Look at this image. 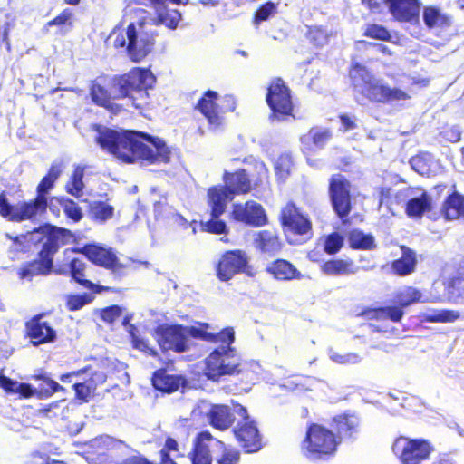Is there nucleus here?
<instances>
[{
	"label": "nucleus",
	"mask_w": 464,
	"mask_h": 464,
	"mask_svg": "<svg viewBox=\"0 0 464 464\" xmlns=\"http://www.w3.org/2000/svg\"><path fill=\"white\" fill-rule=\"evenodd\" d=\"M100 146L124 162L140 160L142 164H166L171 150L165 141L132 130L100 129L96 137Z\"/></svg>",
	"instance_id": "nucleus-1"
},
{
	"label": "nucleus",
	"mask_w": 464,
	"mask_h": 464,
	"mask_svg": "<svg viewBox=\"0 0 464 464\" xmlns=\"http://www.w3.org/2000/svg\"><path fill=\"white\" fill-rule=\"evenodd\" d=\"M156 82L155 76L147 69H134L118 79L109 92L102 85L93 83L91 97L94 103L102 106L112 113H118L121 105L114 102L117 99H127L135 108H143L149 104V89Z\"/></svg>",
	"instance_id": "nucleus-2"
},
{
	"label": "nucleus",
	"mask_w": 464,
	"mask_h": 464,
	"mask_svg": "<svg viewBox=\"0 0 464 464\" xmlns=\"http://www.w3.org/2000/svg\"><path fill=\"white\" fill-rule=\"evenodd\" d=\"M148 11L140 5H129L124 9L121 24L128 23L126 29L114 28L109 36L115 48H125L133 62H140L152 50L154 32L147 24Z\"/></svg>",
	"instance_id": "nucleus-3"
},
{
	"label": "nucleus",
	"mask_w": 464,
	"mask_h": 464,
	"mask_svg": "<svg viewBox=\"0 0 464 464\" xmlns=\"http://www.w3.org/2000/svg\"><path fill=\"white\" fill-rule=\"evenodd\" d=\"M208 324H198L194 326L184 327L180 325L160 326L155 331V338L163 350H173L182 353L188 350L190 337L211 341L214 339L221 341L233 340V328L227 327L220 332L215 333Z\"/></svg>",
	"instance_id": "nucleus-4"
},
{
	"label": "nucleus",
	"mask_w": 464,
	"mask_h": 464,
	"mask_svg": "<svg viewBox=\"0 0 464 464\" xmlns=\"http://www.w3.org/2000/svg\"><path fill=\"white\" fill-rule=\"evenodd\" d=\"M350 77L356 95H361V98L357 97L359 102L368 100L376 102H391L410 98L402 90L392 89L385 85L382 80L375 78L364 66L357 63L352 64Z\"/></svg>",
	"instance_id": "nucleus-5"
},
{
	"label": "nucleus",
	"mask_w": 464,
	"mask_h": 464,
	"mask_svg": "<svg viewBox=\"0 0 464 464\" xmlns=\"http://www.w3.org/2000/svg\"><path fill=\"white\" fill-rule=\"evenodd\" d=\"M224 183L225 186H215L208 191V205L214 217L222 215L227 203L236 195L246 194L253 188L247 169H240L234 173L225 171Z\"/></svg>",
	"instance_id": "nucleus-6"
},
{
	"label": "nucleus",
	"mask_w": 464,
	"mask_h": 464,
	"mask_svg": "<svg viewBox=\"0 0 464 464\" xmlns=\"http://www.w3.org/2000/svg\"><path fill=\"white\" fill-rule=\"evenodd\" d=\"M235 341V332L233 331L232 341H221L218 339L211 340L213 343H221V345L216 348L204 361V374L208 379L218 381L226 375H234L241 372L240 356L237 351L231 347Z\"/></svg>",
	"instance_id": "nucleus-7"
},
{
	"label": "nucleus",
	"mask_w": 464,
	"mask_h": 464,
	"mask_svg": "<svg viewBox=\"0 0 464 464\" xmlns=\"http://www.w3.org/2000/svg\"><path fill=\"white\" fill-rule=\"evenodd\" d=\"M337 445L335 436L331 430L321 425L313 424L306 431L301 449L308 459H317L333 455Z\"/></svg>",
	"instance_id": "nucleus-8"
},
{
	"label": "nucleus",
	"mask_w": 464,
	"mask_h": 464,
	"mask_svg": "<svg viewBox=\"0 0 464 464\" xmlns=\"http://www.w3.org/2000/svg\"><path fill=\"white\" fill-rule=\"evenodd\" d=\"M208 442H214L218 450L222 455L218 459V464H237L239 460V452L237 450L225 445L218 440H214L208 431L200 432L195 442L192 464H211Z\"/></svg>",
	"instance_id": "nucleus-9"
},
{
	"label": "nucleus",
	"mask_w": 464,
	"mask_h": 464,
	"mask_svg": "<svg viewBox=\"0 0 464 464\" xmlns=\"http://www.w3.org/2000/svg\"><path fill=\"white\" fill-rule=\"evenodd\" d=\"M48 207L47 202L37 198L29 202H19L15 205H10L5 196H0V215L12 221L21 222L32 219L38 215L43 214Z\"/></svg>",
	"instance_id": "nucleus-10"
},
{
	"label": "nucleus",
	"mask_w": 464,
	"mask_h": 464,
	"mask_svg": "<svg viewBox=\"0 0 464 464\" xmlns=\"http://www.w3.org/2000/svg\"><path fill=\"white\" fill-rule=\"evenodd\" d=\"M193 414L204 417L210 426L219 430L229 429L235 421V413L230 407L207 401H200L194 408Z\"/></svg>",
	"instance_id": "nucleus-11"
},
{
	"label": "nucleus",
	"mask_w": 464,
	"mask_h": 464,
	"mask_svg": "<svg viewBox=\"0 0 464 464\" xmlns=\"http://www.w3.org/2000/svg\"><path fill=\"white\" fill-rule=\"evenodd\" d=\"M266 102L272 111L271 118L273 120L283 121L286 116L291 115L293 102L290 90L281 79H276L271 82Z\"/></svg>",
	"instance_id": "nucleus-12"
},
{
	"label": "nucleus",
	"mask_w": 464,
	"mask_h": 464,
	"mask_svg": "<svg viewBox=\"0 0 464 464\" xmlns=\"http://www.w3.org/2000/svg\"><path fill=\"white\" fill-rule=\"evenodd\" d=\"M392 450L403 464H411L428 459L433 449L425 440L401 437L395 440Z\"/></svg>",
	"instance_id": "nucleus-13"
},
{
	"label": "nucleus",
	"mask_w": 464,
	"mask_h": 464,
	"mask_svg": "<svg viewBox=\"0 0 464 464\" xmlns=\"http://www.w3.org/2000/svg\"><path fill=\"white\" fill-rule=\"evenodd\" d=\"M398 201L407 199L406 214L410 218H421L433 208V199L428 192L420 188H407L396 194Z\"/></svg>",
	"instance_id": "nucleus-14"
},
{
	"label": "nucleus",
	"mask_w": 464,
	"mask_h": 464,
	"mask_svg": "<svg viewBox=\"0 0 464 464\" xmlns=\"http://www.w3.org/2000/svg\"><path fill=\"white\" fill-rule=\"evenodd\" d=\"M235 411L244 419L234 430L236 438L246 452H256L261 449V439L256 424L249 420L246 408L238 405Z\"/></svg>",
	"instance_id": "nucleus-15"
},
{
	"label": "nucleus",
	"mask_w": 464,
	"mask_h": 464,
	"mask_svg": "<svg viewBox=\"0 0 464 464\" xmlns=\"http://www.w3.org/2000/svg\"><path fill=\"white\" fill-rule=\"evenodd\" d=\"M55 246L48 245L43 246L39 253V259L24 264L17 269V276L21 280L31 281L34 276L48 275L53 266V256Z\"/></svg>",
	"instance_id": "nucleus-16"
},
{
	"label": "nucleus",
	"mask_w": 464,
	"mask_h": 464,
	"mask_svg": "<svg viewBox=\"0 0 464 464\" xmlns=\"http://www.w3.org/2000/svg\"><path fill=\"white\" fill-rule=\"evenodd\" d=\"M230 215L234 220L254 227H260L266 223V215L263 207L254 200L244 204H233Z\"/></svg>",
	"instance_id": "nucleus-17"
},
{
	"label": "nucleus",
	"mask_w": 464,
	"mask_h": 464,
	"mask_svg": "<svg viewBox=\"0 0 464 464\" xmlns=\"http://www.w3.org/2000/svg\"><path fill=\"white\" fill-rule=\"evenodd\" d=\"M218 94L213 91H208L198 101L197 108L208 120L209 128L218 130L224 125V110L217 103Z\"/></svg>",
	"instance_id": "nucleus-18"
},
{
	"label": "nucleus",
	"mask_w": 464,
	"mask_h": 464,
	"mask_svg": "<svg viewBox=\"0 0 464 464\" xmlns=\"http://www.w3.org/2000/svg\"><path fill=\"white\" fill-rule=\"evenodd\" d=\"M247 256L241 250L228 251L222 256L218 266V276L222 281L230 280L246 266Z\"/></svg>",
	"instance_id": "nucleus-19"
},
{
	"label": "nucleus",
	"mask_w": 464,
	"mask_h": 464,
	"mask_svg": "<svg viewBox=\"0 0 464 464\" xmlns=\"http://www.w3.org/2000/svg\"><path fill=\"white\" fill-rule=\"evenodd\" d=\"M348 182L341 175L334 176L330 182V195L334 208L340 218L350 212Z\"/></svg>",
	"instance_id": "nucleus-20"
},
{
	"label": "nucleus",
	"mask_w": 464,
	"mask_h": 464,
	"mask_svg": "<svg viewBox=\"0 0 464 464\" xmlns=\"http://www.w3.org/2000/svg\"><path fill=\"white\" fill-rule=\"evenodd\" d=\"M282 224L287 227L289 232L300 236L311 235V223L303 215H301L293 203H287L282 209Z\"/></svg>",
	"instance_id": "nucleus-21"
},
{
	"label": "nucleus",
	"mask_w": 464,
	"mask_h": 464,
	"mask_svg": "<svg viewBox=\"0 0 464 464\" xmlns=\"http://www.w3.org/2000/svg\"><path fill=\"white\" fill-rule=\"evenodd\" d=\"M168 1L160 3H154V9L156 15L152 16L148 12V18L145 19L147 24L153 30V27L159 24H163L169 29H175L180 21L181 14L176 9H168L165 4Z\"/></svg>",
	"instance_id": "nucleus-22"
},
{
	"label": "nucleus",
	"mask_w": 464,
	"mask_h": 464,
	"mask_svg": "<svg viewBox=\"0 0 464 464\" xmlns=\"http://www.w3.org/2000/svg\"><path fill=\"white\" fill-rule=\"evenodd\" d=\"M388 9L393 18L399 22H412L419 17L418 0H388Z\"/></svg>",
	"instance_id": "nucleus-23"
},
{
	"label": "nucleus",
	"mask_w": 464,
	"mask_h": 464,
	"mask_svg": "<svg viewBox=\"0 0 464 464\" xmlns=\"http://www.w3.org/2000/svg\"><path fill=\"white\" fill-rule=\"evenodd\" d=\"M27 334L34 344L52 342L55 338V331L45 322L42 316H37L26 324Z\"/></svg>",
	"instance_id": "nucleus-24"
},
{
	"label": "nucleus",
	"mask_w": 464,
	"mask_h": 464,
	"mask_svg": "<svg viewBox=\"0 0 464 464\" xmlns=\"http://www.w3.org/2000/svg\"><path fill=\"white\" fill-rule=\"evenodd\" d=\"M85 255L92 263L107 267L114 268L117 266L116 255L111 248L92 245L85 247Z\"/></svg>",
	"instance_id": "nucleus-25"
},
{
	"label": "nucleus",
	"mask_w": 464,
	"mask_h": 464,
	"mask_svg": "<svg viewBox=\"0 0 464 464\" xmlns=\"http://www.w3.org/2000/svg\"><path fill=\"white\" fill-rule=\"evenodd\" d=\"M321 271L330 276L354 275L359 266L351 259H332L321 265Z\"/></svg>",
	"instance_id": "nucleus-26"
},
{
	"label": "nucleus",
	"mask_w": 464,
	"mask_h": 464,
	"mask_svg": "<svg viewBox=\"0 0 464 464\" xmlns=\"http://www.w3.org/2000/svg\"><path fill=\"white\" fill-rule=\"evenodd\" d=\"M106 377L102 372H94L87 380H76L72 385L76 397L82 401H88L94 393L97 385L103 383Z\"/></svg>",
	"instance_id": "nucleus-27"
},
{
	"label": "nucleus",
	"mask_w": 464,
	"mask_h": 464,
	"mask_svg": "<svg viewBox=\"0 0 464 464\" xmlns=\"http://www.w3.org/2000/svg\"><path fill=\"white\" fill-rule=\"evenodd\" d=\"M430 301L427 295L413 286H403L398 289L393 295V302L402 308L417 303H426Z\"/></svg>",
	"instance_id": "nucleus-28"
},
{
	"label": "nucleus",
	"mask_w": 464,
	"mask_h": 464,
	"mask_svg": "<svg viewBox=\"0 0 464 464\" xmlns=\"http://www.w3.org/2000/svg\"><path fill=\"white\" fill-rule=\"evenodd\" d=\"M266 271L277 280H292L300 278V272L288 261L277 259L270 263Z\"/></svg>",
	"instance_id": "nucleus-29"
},
{
	"label": "nucleus",
	"mask_w": 464,
	"mask_h": 464,
	"mask_svg": "<svg viewBox=\"0 0 464 464\" xmlns=\"http://www.w3.org/2000/svg\"><path fill=\"white\" fill-rule=\"evenodd\" d=\"M184 382L181 376L168 374L165 371H158L152 378L155 389L168 393L177 391Z\"/></svg>",
	"instance_id": "nucleus-30"
},
{
	"label": "nucleus",
	"mask_w": 464,
	"mask_h": 464,
	"mask_svg": "<svg viewBox=\"0 0 464 464\" xmlns=\"http://www.w3.org/2000/svg\"><path fill=\"white\" fill-rule=\"evenodd\" d=\"M401 251V256L392 262V267L396 275L404 276L414 272L417 259L415 253L410 248L402 246Z\"/></svg>",
	"instance_id": "nucleus-31"
},
{
	"label": "nucleus",
	"mask_w": 464,
	"mask_h": 464,
	"mask_svg": "<svg viewBox=\"0 0 464 464\" xmlns=\"http://www.w3.org/2000/svg\"><path fill=\"white\" fill-rule=\"evenodd\" d=\"M331 133L327 129L313 128L309 132L301 137L303 146L308 150L322 149L330 140Z\"/></svg>",
	"instance_id": "nucleus-32"
},
{
	"label": "nucleus",
	"mask_w": 464,
	"mask_h": 464,
	"mask_svg": "<svg viewBox=\"0 0 464 464\" xmlns=\"http://www.w3.org/2000/svg\"><path fill=\"white\" fill-rule=\"evenodd\" d=\"M256 246L270 256L276 255L281 249V242L274 231H260L256 239Z\"/></svg>",
	"instance_id": "nucleus-33"
},
{
	"label": "nucleus",
	"mask_w": 464,
	"mask_h": 464,
	"mask_svg": "<svg viewBox=\"0 0 464 464\" xmlns=\"http://www.w3.org/2000/svg\"><path fill=\"white\" fill-rule=\"evenodd\" d=\"M90 447L95 450L97 454L102 455L111 450H121L128 448L122 440H116L108 435H102L91 440Z\"/></svg>",
	"instance_id": "nucleus-34"
},
{
	"label": "nucleus",
	"mask_w": 464,
	"mask_h": 464,
	"mask_svg": "<svg viewBox=\"0 0 464 464\" xmlns=\"http://www.w3.org/2000/svg\"><path fill=\"white\" fill-rule=\"evenodd\" d=\"M63 171V164L62 163H53L48 174L44 177L37 187V198H41L43 201L47 202L46 195L53 188L55 181L58 179L59 176Z\"/></svg>",
	"instance_id": "nucleus-35"
},
{
	"label": "nucleus",
	"mask_w": 464,
	"mask_h": 464,
	"mask_svg": "<svg viewBox=\"0 0 464 464\" xmlns=\"http://www.w3.org/2000/svg\"><path fill=\"white\" fill-rule=\"evenodd\" d=\"M336 428L343 437H353L359 431L360 420L354 414H343L334 418Z\"/></svg>",
	"instance_id": "nucleus-36"
},
{
	"label": "nucleus",
	"mask_w": 464,
	"mask_h": 464,
	"mask_svg": "<svg viewBox=\"0 0 464 464\" xmlns=\"http://www.w3.org/2000/svg\"><path fill=\"white\" fill-rule=\"evenodd\" d=\"M247 172L254 188L268 184V169L264 162L252 160V168Z\"/></svg>",
	"instance_id": "nucleus-37"
},
{
	"label": "nucleus",
	"mask_w": 464,
	"mask_h": 464,
	"mask_svg": "<svg viewBox=\"0 0 464 464\" xmlns=\"http://www.w3.org/2000/svg\"><path fill=\"white\" fill-rule=\"evenodd\" d=\"M423 20L430 28L444 27L450 24V18L433 6L424 9Z\"/></svg>",
	"instance_id": "nucleus-38"
},
{
	"label": "nucleus",
	"mask_w": 464,
	"mask_h": 464,
	"mask_svg": "<svg viewBox=\"0 0 464 464\" xmlns=\"http://www.w3.org/2000/svg\"><path fill=\"white\" fill-rule=\"evenodd\" d=\"M0 388L11 393H19L24 398L32 397L35 392L31 385L13 381L4 375H0Z\"/></svg>",
	"instance_id": "nucleus-39"
},
{
	"label": "nucleus",
	"mask_w": 464,
	"mask_h": 464,
	"mask_svg": "<svg viewBox=\"0 0 464 464\" xmlns=\"http://www.w3.org/2000/svg\"><path fill=\"white\" fill-rule=\"evenodd\" d=\"M445 216L448 219L464 217V197L459 193L450 195L444 204Z\"/></svg>",
	"instance_id": "nucleus-40"
},
{
	"label": "nucleus",
	"mask_w": 464,
	"mask_h": 464,
	"mask_svg": "<svg viewBox=\"0 0 464 464\" xmlns=\"http://www.w3.org/2000/svg\"><path fill=\"white\" fill-rule=\"evenodd\" d=\"M402 307L388 306L379 309L369 310L364 315L369 319H386L389 318L393 322H399L403 316Z\"/></svg>",
	"instance_id": "nucleus-41"
},
{
	"label": "nucleus",
	"mask_w": 464,
	"mask_h": 464,
	"mask_svg": "<svg viewBox=\"0 0 464 464\" xmlns=\"http://www.w3.org/2000/svg\"><path fill=\"white\" fill-rule=\"evenodd\" d=\"M57 202L63 208V211L69 218L73 220L74 222H78L82 218V212L81 208L74 201L68 198L56 199L53 198L50 202L49 208L53 213L55 212V206L53 202Z\"/></svg>",
	"instance_id": "nucleus-42"
},
{
	"label": "nucleus",
	"mask_w": 464,
	"mask_h": 464,
	"mask_svg": "<svg viewBox=\"0 0 464 464\" xmlns=\"http://www.w3.org/2000/svg\"><path fill=\"white\" fill-rule=\"evenodd\" d=\"M333 34L334 32L332 30H328L322 25L310 26L306 33L310 42L316 46H324L326 44Z\"/></svg>",
	"instance_id": "nucleus-43"
},
{
	"label": "nucleus",
	"mask_w": 464,
	"mask_h": 464,
	"mask_svg": "<svg viewBox=\"0 0 464 464\" xmlns=\"http://www.w3.org/2000/svg\"><path fill=\"white\" fill-rule=\"evenodd\" d=\"M327 353L333 362L341 365H354L362 361V357L357 353H341L333 348H329Z\"/></svg>",
	"instance_id": "nucleus-44"
},
{
	"label": "nucleus",
	"mask_w": 464,
	"mask_h": 464,
	"mask_svg": "<svg viewBox=\"0 0 464 464\" xmlns=\"http://www.w3.org/2000/svg\"><path fill=\"white\" fill-rule=\"evenodd\" d=\"M84 176V168L81 166H77L70 179V180L66 184V191L74 196L80 197L82 195V189L84 187L82 179Z\"/></svg>",
	"instance_id": "nucleus-45"
},
{
	"label": "nucleus",
	"mask_w": 464,
	"mask_h": 464,
	"mask_svg": "<svg viewBox=\"0 0 464 464\" xmlns=\"http://www.w3.org/2000/svg\"><path fill=\"white\" fill-rule=\"evenodd\" d=\"M71 241H73V235L72 234L71 231L64 229V228H56L47 237V239L44 243L43 246H47L48 245H52L53 246H55V253H56L61 245L67 244Z\"/></svg>",
	"instance_id": "nucleus-46"
},
{
	"label": "nucleus",
	"mask_w": 464,
	"mask_h": 464,
	"mask_svg": "<svg viewBox=\"0 0 464 464\" xmlns=\"http://www.w3.org/2000/svg\"><path fill=\"white\" fill-rule=\"evenodd\" d=\"M349 243L353 248L372 249L374 246L373 237L360 230H353L350 233Z\"/></svg>",
	"instance_id": "nucleus-47"
},
{
	"label": "nucleus",
	"mask_w": 464,
	"mask_h": 464,
	"mask_svg": "<svg viewBox=\"0 0 464 464\" xmlns=\"http://www.w3.org/2000/svg\"><path fill=\"white\" fill-rule=\"evenodd\" d=\"M85 264L82 260L73 258L70 264V272L72 277L84 287L94 289L96 286L89 280L84 279Z\"/></svg>",
	"instance_id": "nucleus-48"
},
{
	"label": "nucleus",
	"mask_w": 464,
	"mask_h": 464,
	"mask_svg": "<svg viewBox=\"0 0 464 464\" xmlns=\"http://www.w3.org/2000/svg\"><path fill=\"white\" fill-rule=\"evenodd\" d=\"M114 208L105 202H93L91 205V214L100 221L104 222L112 218Z\"/></svg>",
	"instance_id": "nucleus-49"
},
{
	"label": "nucleus",
	"mask_w": 464,
	"mask_h": 464,
	"mask_svg": "<svg viewBox=\"0 0 464 464\" xmlns=\"http://www.w3.org/2000/svg\"><path fill=\"white\" fill-rule=\"evenodd\" d=\"M459 316V313L452 310H434L427 313L425 318L428 322H453Z\"/></svg>",
	"instance_id": "nucleus-50"
},
{
	"label": "nucleus",
	"mask_w": 464,
	"mask_h": 464,
	"mask_svg": "<svg viewBox=\"0 0 464 464\" xmlns=\"http://www.w3.org/2000/svg\"><path fill=\"white\" fill-rule=\"evenodd\" d=\"M291 167V156L289 154L280 155L275 163L276 174L278 179L285 180L290 174Z\"/></svg>",
	"instance_id": "nucleus-51"
},
{
	"label": "nucleus",
	"mask_w": 464,
	"mask_h": 464,
	"mask_svg": "<svg viewBox=\"0 0 464 464\" xmlns=\"http://www.w3.org/2000/svg\"><path fill=\"white\" fill-rule=\"evenodd\" d=\"M277 5L273 2H267L263 5L255 14L254 24H259L261 22L266 21L270 16L276 14Z\"/></svg>",
	"instance_id": "nucleus-52"
},
{
	"label": "nucleus",
	"mask_w": 464,
	"mask_h": 464,
	"mask_svg": "<svg viewBox=\"0 0 464 464\" xmlns=\"http://www.w3.org/2000/svg\"><path fill=\"white\" fill-rule=\"evenodd\" d=\"M364 35L367 37L387 41L390 39L388 30L380 24H370L365 26Z\"/></svg>",
	"instance_id": "nucleus-53"
},
{
	"label": "nucleus",
	"mask_w": 464,
	"mask_h": 464,
	"mask_svg": "<svg viewBox=\"0 0 464 464\" xmlns=\"http://www.w3.org/2000/svg\"><path fill=\"white\" fill-rule=\"evenodd\" d=\"M343 237L338 233L329 235L324 241V251L329 255L336 254L343 246Z\"/></svg>",
	"instance_id": "nucleus-54"
},
{
	"label": "nucleus",
	"mask_w": 464,
	"mask_h": 464,
	"mask_svg": "<svg viewBox=\"0 0 464 464\" xmlns=\"http://www.w3.org/2000/svg\"><path fill=\"white\" fill-rule=\"evenodd\" d=\"M5 237L11 241L8 246L11 259H14L17 253L25 251V236L22 235L13 238L9 234H6Z\"/></svg>",
	"instance_id": "nucleus-55"
},
{
	"label": "nucleus",
	"mask_w": 464,
	"mask_h": 464,
	"mask_svg": "<svg viewBox=\"0 0 464 464\" xmlns=\"http://www.w3.org/2000/svg\"><path fill=\"white\" fill-rule=\"evenodd\" d=\"M92 296L88 294L71 295L67 300V306L70 310H79L85 304L91 303Z\"/></svg>",
	"instance_id": "nucleus-56"
},
{
	"label": "nucleus",
	"mask_w": 464,
	"mask_h": 464,
	"mask_svg": "<svg viewBox=\"0 0 464 464\" xmlns=\"http://www.w3.org/2000/svg\"><path fill=\"white\" fill-rule=\"evenodd\" d=\"M212 218L209 221L202 223V227L206 231L220 234L226 231V224L225 222L218 220V218L219 216L214 217L211 214Z\"/></svg>",
	"instance_id": "nucleus-57"
},
{
	"label": "nucleus",
	"mask_w": 464,
	"mask_h": 464,
	"mask_svg": "<svg viewBox=\"0 0 464 464\" xmlns=\"http://www.w3.org/2000/svg\"><path fill=\"white\" fill-rule=\"evenodd\" d=\"M341 130L346 132L358 128V120L353 115L343 114L340 116Z\"/></svg>",
	"instance_id": "nucleus-58"
},
{
	"label": "nucleus",
	"mask_w": 464,
	"mask_h": 464,
	"mask_svg": "<svg viewBox=\"0 0 464 464\" xmlns=\"http://www.w3.org/2000/svg\"><path fill=\"white\" fill-rule=\"evenodd\" d=\"M121 314V308L118 305H112L102 310V318L108 323H112L118 319Z\"/></svg>",
	"instance_id": "nucleus-59"
},
{
	"label": "nucleus",
	"mask_w": 464,
	"mask_h": 464,
	"mask_svg": "<svg viewBox=\"0 0 464 464\" xmlns=\"http://www.w3.org/2000/svg\"><path fill=\"white\" fill-rule=\"evenodd\" d=\"M72 12L70 9L63 10L58 16L47 23V26L71 24Z\"/></svg>",
	"instance_id": "nucleus-60"
},
{
	"label": "nucleus",
	"mask_w": 464,
	"mask_h": 464,
	"mask_svg": "<svg viewBox=\"0 0 464 464\" xmlns=\"http://www.w3.org/2000/svg\"><path fill=\"white\" fill-rule=\"evenodd\" d=\"M362 3L374 14H380L384 6L388 8V0H362Z\"/></svg>",
	"instance_id": "nucleus-61"
},
{
	"label": "nucleus",
	"mask_w": 464,
	"mask_h": 464,
	"mask_svg": "<svg viewBox=\"0 0 464 464\" xmlns=\"http://www.w3.org/2000/svg\"><path fill=\"white\" fill-rule=\"evenodd\" d=\"M178 442L172 438H168L164 448L160 450V456L163 457L164 453L166 456H170V453H174L173 456L175 457L178 455Z\"/></svg>",
	"instance_id": "nucleus-62"
},
{
	"label": "nucleus",
	"mask_w": 464,
	"mask_h": 464,
	"mask_svg": "<svg viewBox=\"0 0 464 464\" xmlns=\"http://www.w3.org/2000/svg\"><path fill=\"white\" fill-rule=\"evenodd\" d=\"M424 160L425 156H416L411 160V164L412 168L421 175L426 174L428 171V168H426Z\"/></svg>",
	"instance_id": "nucleus-63"
},
{
	"label": "nucleus",
	"mask_w": 464,
	"mask_h": 464,
	"mask_svg": "<svg viewBox=\"0 0 464 464\" xmlns=\"http://www.w3.org/2000/svg\"><path fill=\"white\" fill-rule=\"evenodd\" d=\"M460 130L456 126L450 127L443 131V137L450 142L459 141L460 140Z\"/></svg>",
	"instance_id": "nucleus-64"
}]
</instances>
